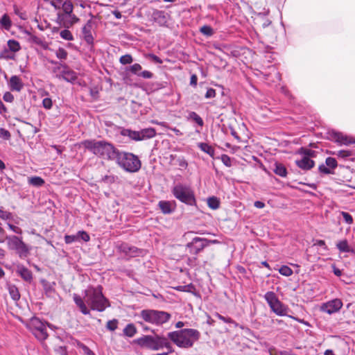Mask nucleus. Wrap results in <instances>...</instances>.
<instances>
[{
	"label": "nucleus",
	"instance_id": "obj_28",
	"mask_svg": "<svg viewBox=\"0 0 355 355\" xmlns=\"http://www.w3.org/2000/svg\"><path fill=\"white\" fill-rule=\"evenodd\" d=\"M123 334L129 338L133 337L137 332V328L134 324H128L123 329Z\"/></svg>",
	"mask_w": 355,
	"mask_h": 355
},
{
	"label": "nucleus",
	"instance_id": "obj_1",
	"mask_svg": "<svg viewBox=\"0 0 355 355\" xmlns=\"http://www.w3.org/2000/svg\"><path fill=\"white\" fill-rule=\"evenodd\" d=\"M73 299L83 315H89L90 310L103 312L110 306L108 299L103 293L101 286L88 287L85 291V300L76 293L73 294Z\"/></svg>",
	"mask_w": 355,
	"mask_h": 355
},
{
	"label": "nucleus",
	"instance_id": "obj_42",
	"mask_svg": "<svg viewBox=\"0 0 355 355\" xmlns=\"http://www.w3.org/2000/svg\"><path fill=\"white\" fill-rule=\"evenodd\" d=\"M14 57V53L6 48L4 49L0 54V58H3L6 60L13 59Z\"/></svg>",
	"mask_w": 355,
	"mask_h": 355
},
{
	"label": "nucleus",
	"instance_id": "obj_64",
	"mask_svg": "<svg viewBox=\"0 0 355 355\" xmlns=\"http://www.w3.org/2000/svg\"><path fill=\"white\" fill-rule=\"evenodd\" d=\"M254 205L258 209H262L265 207V203L262 201L257 200L254 202Z\"/></svg>",
	"mask_w": 355,
	"mask_h": 355
},
{
	"label": "nucleus",
	"instance_id": "obj_12",
	"mask_svg": "<svg viewBox=\"0 0 355 355\" xmlns=\"http://www.w3.org/2000/svg\"><path fill=\"white\" fill-rule=\"evenodd\" d=\"M120 134L123 137H128L132 140L138 141L154 137L156 135V132L153 128H144L139 131L121 128Z\"/></svg>",
	"mask_w": 355,
	"mask_h": 355
},
{
	"label": "nucleus",
	"instance_id": "obj_47",
	"mask_svg": "<svg viewBox=\"0 0 355 355\" xmlns=\"http://www.w3.org/2000/svg\"><path fill=\"white\" fill-rule=\"evenodd\" d=\"M64 241L67 244H71L76 241H79L78 233L76 235H65Z\"/></svg>",
	"mask_w": 355,
	"mask_h": 355
},
{
	"label": "nucleus",
	"instance_id": "obj_33",
	"mask_svg": "<svg viewBox=\"0 0 355 355\" xmlns=\"http://www.w3.org/2000/svg\"><path fill=\"white\" fill-rule=\"evenodd\" d=\"M61 21H63L64 24L66 25H73L77 21H79V19L73 13H71V15H68L64 17V19H60Z\"/></svg>",
	"mask_w": 355,
	"mask_h": 355
},
{
	"label": "nucleus",
	"instance_id": "obj_61",
	"mask_svg": "<svg viewBox=\"0 0 355 355\" xmlns=\"http://www.w3.org/2000/svg\"><path fill=\"white\" fill-rule=\"evenodd\" d=\"M197 82H198L197 76L196 74L191 75V79H190V85L195 87L197 86Z\"/></svg>",
	"mask_w": 355,
	"mask_h": 355
},
{
	"label": "nucleus",
	"instance_id": "obj_49",
	"mask_svg": "<svg viewBox=\"0 0 355 355\" xmlns=\"http://www.w3.org/2000/svg\"><path fill=\"white\" fill-rule=\"evenodd\" d=\"M340 214L343 216L345 222L348 225H352L354 223L353 217L347 212L341 211Z\"/></svg>",
	"mask_w": 355,
	"mask_h": 355
},
{
	"label": "nucleus",
	"instance_id": "obj_39",
	"mask_svg": "<svg viewBox=\"0 0 355 355\" xmlns=\"http://www.w3.org/2000/svg\"><path fill=\"white\" fill-rule=\"evenodd\" d=\"M119 321L116 319L108 320L106 324V328L110 331H115L118 327Z\"/></svg>",
	"mask_w": 355,
	"mask_h": 355
},
{
	"label": "nucleus",
	"instance_id": "obj_22",
	"mask_svg": "<svg viewBox=\"0 0 355 355\" xmlns=\"http://www.w3.org/2000/svg\"><path fill=\"white\" fill-rule=\"evenodd\" d=\"M153 21L159 26H164L167 23V18L164 11L155 10L152 14Z\"/></svg>",
	"mask_w": 355,
	"mask_h": 355
},
{
	"label": "nucleus",
	"instance_id": "obj_30",
	"mask_svg": "<svg viewBox=\"0 0 355 355\" xmlns=\"http://www.w3.org/2000/svg\"><path fill=\"white\" fill-rule=\"evenodd\" d=\"M0 25L6 31H9L10 29L12 22L7 14H4L2 17L0 18Z\"/></svg>",
	"mask_w": 355,
	"mask_h": 355
},
{
	"label": "nucleus",
	"instance_id": "obj_56",
	"mask_svg": "<svg viewBox=\"0 0 355 355\" xmlns=\"http://www.w3.org/2000/svg\"><path fill=\"white\" fill-rule=\"evenodd\" d=\"M304 156H307L310 158V157L314 156L315 151L311 150V149H304L302 148L300 152Z\"/></svg>",
	"mask_w": 355,
	"mask_h": 355
},
{
	"label": "nucleus",
	"instance_id": "obj_3",
	"mask_svg": "<svg viewBox=\"0 0 355 355\" xmlns=\"http://www.w3.org/2000/svg\"><path fill=\"white\" fill-rule=\"evenodd\" d=\"M200 332L195 329H181L168 333L169 340L178 347L189 349L200 338Z\"/></svg>",
	"mask_w": 355,
	"mask_h": 355
},
{
	"label": "nucleus",
	"instance_id": "obj_26",
	"mask_svg": "<svg viewBox=\"0 0 355 355\" xmlns=\"http://www.w3.org/2000/svg\"><path fill=\"white\" fill-rule=\"evenodd\" d=\"M187 120L195 122L200 127L204 125V121L195 112H189L187 116Z\"/></svg>",
	"mask_w": 355,
	"mask_h": 355
},
{
	"label": "nucleus",
	"instance_id": "obj_4",
	"mask_svg": "<svg viewBox=\"0 0 355 355\" xmlns=\"http://www.w3.org/2000/svg\"><path fill=\"white\" fill-rule=\"evenodd\" d=\"M169 338L164 335L155 334V336H143L136 340V343L141 347H145L153 351H157L166 348L168 352H173V349Z\"/></svg>",
	"mask_w": 355,
	"mask_h": 355
},
{
	"label": "nucleus",
	"instance_id": "obj_21",
	"mask_svg": "<svg viewBox=\"0 0 355 355\" xmlns=\"http://www.w3.org/2000/svg\"><path fill=\"white\" fill-rule=\"evenodd\" d=\"M295 164L301 169L307 171L314 166L315 162L307 156H303L302 159L296 160Z\"/></svg>",
	"mask_w": 355,
	"mask_h": 355
},
{
	"label": "nucleus",
	"instance_id": "obj_38",
	"mask_svg": "<svg viewBox=\"0 0 355 355\" xmlns=\"http://www.w3.org/2000/svg\"><path fill=\"white\" fill-rule=\"evenodd\" d=\"M214 315L218 318L219 320L223 321L225 323H230V324H233L235 327H237L239 326V324L237 322H236L234 320H233L230 317H224L222 315H220V313H216L214 314Z\"/></svg>",
	"mask_w": 355,
	"mask_h": 355
},
{
	"label": "nucleus",
	"instance_id": "obj_8",
	"mask_svg": "<svg viewBox=\"0 0 355 355\" xmlns=\"http://www.w3.org/2000/svg\"><path fill=\"white\" fill-rule=\"evenodd\" d=\"M51 62L56 65L52 69L55 78L71 83L77 80V73L71 69L66 64L55 61H51Z\"/></svg>",
	"mask_w": 355,
	"mask_h": 355
},
{
	"label": "nucleus",
	"instance_id": "obj_50",
	"mask_svg": "<svg viewBox=\"0 0 355 355\" xmlns=\"http://www.w3.org/2000/svg\"><path fill=\"white\" fill-rule=\"evenodd\" d=\"M11 135L10 132L3 128H0V138L3 139L5 140H8L10 139Z\"/></svg>",
	"mask_w": 355,
	"mask_h": 355
},
{
	"label": "nucleus",
	"instance_id": "obj_19",
	"mask_svg": "<svg viewBox=\"0 0 355 355\" xmlns=\"http://www.w3.org/2000/svg\"><path fill=\"white\" fill-rule=\"evenodd\" d=\"M332 137L334 141L340 144L349 145L355 144V139L343 135L341 132H333Z\"/></svg>",
	"mask_w": 355,
	"mask_h": 355
},
{
	"label": "nucleus",
	"instance_id": "obj_40",
	"mask_svg": "<svg viewBox=\"0 0 355 355\" xmlns=\"http://www.w3.org/2000/svg\"><path fill=\"white\" fill-rule=\"evenodd\" d=\"M55 55L58 59L63 60L67 59L68 53L64 49L59 48L55 51Z\"/></svg>",
	"mask_w": 355,
	"mask_h": 355
},
{
	"label": "nucleus",
	"instance_id": "obj_41",
	"mask_svg": "<svg viewBox=\"0 0 355 355\" xmlns=\"http://www.w3.org/2000/svg\"><path fill=\"white\" fill-rule=\"evenodd\" d=\"M60 35L62 39H64L65 40H68V41L73 40V36L72 33L69 30L64 29V30L61 31L60 33Z\"/></svg>",
	"mask_w": 355,
	"mask_h": 355
},
{
	"label": "nucleus",
	"instance_id": "obj_31",
	"mask_svg": "<svg viewBox=\"0 0 355 355\" xmlns=\"http://www.w3.org/2000/svg\"><path fill=\"white\" fill-rule=\"evenodd\" d=\"M273 171L276 175L282 178H285L287 175V170L282 164L276 163Z\"/></svg>",
	"mask_w": 355,
	"mask_h": 355
},
{
	"label": "nucleus",
	"instance_id": "obj_46",
	"mask_svg": "<svg viewBox=\"0 0 355 355\" xmlns=\"http://www.w3.org/2000/svg\"><path fill=\"white\" fill-rule=\"evenodd\" d=\"M141 69H142V67H141V64H139L138 63H135V64H132V66H130V71L132 73L135 74L137 76H139V74L141 73Z\"/></svg>",
	"mask_w": 355,
	"mask_h": 355
},
{
	"label": "nucleus",
	"instance_id": "obj_59",
	"mask_svg": "<svg viewBox=\"0 0 355 355\" xmlns=\"http://www.w3.org/2000/svg\"><path fill=\"white\" fill-rule=\"evenodd\" d=\"M7 236L5 230L0 226V243H4Z\"/></svg>",
	"mask_w": 355,
	"mask_h": 355
},
{
	"label": "nucleus",
	"instance_id": "obj_17",
	"mask_svg": "<svg viewBox=\"0 0 355 355\" xmlns=\"http://www.w3.org/2000/svg\"><path fill=\"white\" fill-rule=\"evenodd\" d=\"M9 89L12 92H20L24 88V83L22 80L16 75L12 76L8 82Z\"/></svg>",
	"mask_w": 355,
	"mask_h": 355
},
{
	"label": "nucleus",
	"instance_id": "obj_11",
	"mask_svg": "<svg viewBox=\"0 0 355 355\" xmlns=\"http://www.w3.org/2000/svg\"><path fill=\"white\" fill-rule=\"evenodd\" d=\"M173 196L182 202L189 205H192L195 203V197L193 192L190 187L178 184L173 187L172 189Z\"/></svg>",
	"mask_w": 355,
	"mask_h": 355
},
{
	"label": "nucleus",
	"instance_id": "obj_7",
	"mask_svg": "<svg viewBox=\"0 0 355 355\" xmlns=\"http://www.w3.org/2000/svg\"><path fill=\"white\" fill-rule=\"evenodd\" d=\"M8 248L15 251L20 259H26L30 254L31 247L25 243L22 237L11 235L6 238Z\"/></svg>",
	"mask_w": 355,
	"mask_h": 355
},
{
	"label": "nucleus",
	"instance_id": "obj_62",
	"mask_svg": "<svg viewBox=\"0 0 355 355\" xmlns=\"http://www.w3.org/2000/svg\"><path fill=\"white\" fill-rule=\"evenodd\" d=\"M148 56L155 62L158 63V64H162V60L158 56H157L156 55H155V54H149Z\"/></svg>",
	"mask_w": 355,
	"mask_h": 355
},
{
	"label": "nucleus",
	"instance_id": "obj_23",
	"mask_svg": "<svg viewBox=\"0 0 355 355\" xmlns=\"http://www.w3.org/2000/svg\"><path fill=\"white\" fill-rule=\"evenodd\" d=\"M161 211L164 214H170L175 210V202L166 200H161L158 203Z\"/></svg>",
	"mask_w": 355,
	"mask_h": 355
},
{
	"label": "nucleus",
	"instance_id": "obj_27",
	"mask_svg": "<svg viewBox=\"0 0 355 355\" xmlns=\"http://www.w3.org/2000/svg\"><path fill=\"white\" fill-rule=\"evenodd\" d=\"M198 147L202 150L203 151L204 153H207V155H209V156L211 157H214V153H215V150L214 148L210 146L209 144H207V143H203V142H201V143H198Z\"/></svg>",
	"mask_w": 355,
	"mask_h": 355
},
{
	"label": "nucleus",
	"instance_id": "obj_20",
	"mask_svg": "<svg viewBox=\"0 0 355 355\" xmlns=\"http://www.w3.org/2000/svg\"><path fill=\"white\" fill-rule=\"evenodd\" d=\"M16 272L26 282H30L33 279L32 272L22 264L17 266Z\"/></svg>",
	"mask_w": 355,
	"mask_h": 355
},
{
	"label": "nucleus",
	"instance_id": "obj_32",
	"mask_svg": "<svg viewBox=\"0 0 355 355\" xmlns=\"http://www.w3.org/2000/svg\"><path fill=\"white\" fill-rule=\"evenodd\" d=\"M8 49L12 53H16L20 50L19 43L15 40H9L7 43Z\"/></svg>",
	"mask_w": 355,
	"mask_h": 355
},
{
	"label": "nucleus",
	"instance_id": "obj_48",
	"mask_svg": "<svg viewBox=\"0 0 355 355\" xmlns=\"http://www.w3.org/2000/svg\"><path fill=\"white\" fill-rule=\"evenodd\" d=\"M0 218L4 220H10L12 218V213L0 209Z\"/></svg>",
	"mask_w": 355,
	"mask_h": 355
},
{
	"label": "nucleus",
	"instance_id": "obj_53",
	"mask_svg": "<svg viewBox=\"0 0 355 355\" xmlns=\"http://www.w3.org/2000/svg\"><path fill=\"white\" fill-rule=\"evenodd\" d=\"M42 106L46 109L50 110L53 106V102L51 98H45L42 101Z\"/></svg>",
	"mask_w": 355,
	"mask_h": 355
},
{
	"label": "nucleus",
	"instance_id": "obj_10",
	"mask_svg": "<svg viewBox=\"0 0 355 355\" xmlns=\"http://www.w3.org/2000/svg\"><path fill=\"white\" fill-rule=\"evenodd\" d=\"M263 298L268 303L271 311L276 315L284 316L287 315L288 307L284 304L272 291H268L265 293Z\"/></svg>",
	"mask_w": 355,
	"mask_h": 355
},
{
	"label": "nucleus",
	"instance_id": "obj_35",
	"mask_svg": "<svg viewBox=\"0 0 355 355\" xmlns=\"http://www.w3.org/2000/svg\"><path fill=\"white\" fill-rule=\"evenodd\" d=\"M207 205L209 208L216 209L219 207L220 202L216 197H210L207 200Z\"/></svg>",
	"mask_w": 355,
	"mask_h": 355
},
{
	"label": "nucleus",
	"instance_id": "obj_15",
	"mask_svg": "<svg viewBox=\"0 0 355 355\" xmlns=\"http://www.w3.org/2000/svg\"><path fill=\"white\" fill-rule=\"evenodd\" d=\"M208 245L207 239L195 237L192 241L187 244V248L192 254H198L201 250Z\"/></svg>",
	"mask_w": 355,
	"mask_h": 355
},
{
	"label": "nucleus",
	"instance_id": "obj_45",
	"mask_svg": "<svg viewBox=\"0 0 355 355\" xmlns=\"http://www.w3.org/2000/svg\"><path fill=\"white\" fill-rule=\"evenodd\" d=\"M132 57L130 54H125L124 55H122L119 59V62L122 64H130L132 62Z\"/></svg>",
	"mask_w": 355,
	"mask_h": 355
},
{
	"label": "nucleus",
	"instance_id": "obj_60",
	"mask_svg": "<svg viewBox=\"0 0 355 355\" xmlns=\"http://www.w3.org/2000/svg\"><path fill=\"white\" fill-rule=\"evenodd\" d=\"M178 165L180 166V167H182V168H186L188 166V163L185 160L184 158L182 157V158H179L178 159Z\"/></svg>",
	"mask_w": 355,
	"mask_h": 355
},
{
	"label": "nucleus",
	"instance_id": "obj_37",
	"mask_svg": "<svg viewBox=\"0 0 355 355\" xmlns=\"http://www.w3.org/2000/svg\"><path fill=\"white\" fill-rule=\"evenodd\" d=\"M279 272L285 277H290L293 275V270L288 266H282L279 269Z\"/></svg>",
	"mask_w": 355,
	"mask_h": 355
},
{
	"label": "nucleus",
	"instance_id": "obj_34",
	"mask_svg": "<svg viewBox=\"0 0 355 355\" xmlns=\"http://www.w3.org/2000/svg\"><path fill=\"white\" fill-rule=\"evenodd\" d=\"M8 290L10 297L14 301H17L19 300L20 294L18 288L15 286H9Z\"/></svg>",
	"mask_w": 355,
	"mask_h": 355
},
{
	"label": "nucleus",
	"instance_id": "obj_36",
	"mask_svg": "<svg viewBox=\"0 0 355 355\" xmlns=\"http://www.w3.org/2000/svg\"><path fill=\"white\" fill-rule=\"evenodd\" d=\"M200 32L207 36L211 37L214 35V30L210 26L205 25L200 28Z\"/></svg>",
	"mask_w": 355,
	"mask_h": 355
},
{
	"label": "nucleus",
	"instance_id": "obj_6",
	"mask_svg": "<svg viewBox=\"0 0 355 355\" xmlns=\"http://www.w3.org/2000/svg\"><path fill=\"white\" fill-rule=\"evenodd\" d=\"M137 317L146 323L160 327L170 320L171 315L164 311L146 309L141 310Z\"/></svg>",
	"mask_w": 355,
	"mask_h": 355
},
{
	"label": "nucleus",
	"instance_id": "obj_52",
	"mask_svg": "<svg viewBox=\"0 0 355 355\" xmlns=\"http://www.w3.org/2000/svg\"><path fill=\"white\" fill-rule=\"evenodd\" d=\"M7 225H8V228L11 231H12L14 233L19 234V235L22 234L23 232H22V230L20 227H17L16 225H14L11 224L10 223H8Z\"/></svg>",
	"mask_w": 355,
	"mask_h": 355
},
{
	"label": "nucleus",
	"instance_id": "obj_43",
	"mask_svg": "<svg viewBox=\"0 0 355 355\" xmlns=\"http://www.w3.org/2000/svg\"><path fill=\"white\" fill-rule=\"evenodd\" d=\"M335 155H336L338 157L341 158H347L352 156L353 153L351 150H340L337 151Z\"/></svg>",
	"mask_w": 355,
	"mask_h": 355
},
{
	"label": "nucleus",
	"instance_id": "obj_2",
	"mask_svg": "<svg viewBox=\"0 0 355 355\" xmlns=\"http://www.w3.org/2000/svg\"><path fill=\"white\" fill-rule=\"evenodd\" d=\"M82 145L94 155L108 161H114L119 150L112 144L105 140L87 139L83 141Z\"/></svg>",
	"mask_w": 355,
	"mask_h": 355
},
{
	"label": "nucleus",
	"instance_id": "obj_13",
	"mask_svg": "<svg viewBox=\"0 0 355 355\" xmlns=\"http://www.w3.org/2000/svg\"><path fill=\"white\" fill-rule=\"evenodd\" d=\"M117 249L125 256L132 258L144 255V251L142 249L131 245L126 243H121L117 245Z\"/></svg>",
	"mask_w": 355,
	"mask_h": 355
},
{
	"label": "nucleus",
	"instance_id": "obj_51",
	"mask_svg": "<svg viewBox=\"0 0 355 355\" xmlns=\"http://www.w3.org/2000/svg\"><path fill=\"white\" fill-rule=\"evenodd\" d=\"M220 160L227 167H230L232 166V161L230 156L227 155L223 154L220 157Z\"/></svg>",
	"mask_w": 355,
	"mask_h": 355
},
{
	"label": "nucleus",
	"instance_id": "obj_9",
	"mask_svg": "<svg viewBox=\"0 0 355 355\" xmlns=\"http://www.w3.org/2000/svg\"><path fill=\"white\" fill-rule=\"evenodd\" d=\"M26 327L38 340H45L49 336L46 322L37 317L31 318L27 322Z\"/></svg>",
	"mask_w": 355,
	"mask_h": 355
},
{
	"label": "nucleus",
	"instance_id": "obj_58",
	"mask_svg": "<svg viewBox=\"0 0 355 355\" xmlns=\"http://www.w3.org/2000/svg\"><path fill=\"white\" fill-rule=\"evenodd\" d=\"M115 177L114 175H105L102 178V182L112 184L114 182Z\"/></svg>",
	"mask_w": 355,
	"mask_h": 355
},
{
	"label": "nucleus",
	"instance_id": "obj_18",
	"mask_svg": "<svg viewBox=\"0 0 355 355\" xmlns=\"http://www.w3.org/2000/svg\"><path fill=\"white\" fill-rule=\"evenodd\" d=\"M92 22L89 20L82 29V34L85 41L90 45L94 44V37L92 33Z\"/></svg>",
	"mask_w": 355,
	"mask_h": 355
},
{
	"label": "nucleus",
	"instance_id": "obj_44",
	"mask_svg": "<svg viewBox=\"0 0 355 355\" xmlns=\"http://www.w3.org/2000/svg\"><path fill=\"white\" fill-rule=\"evenodd\" d=\"M78 236L79 241H83L85 242H88L90 240V236L89 234L84 230L78 231Z\"/></svg>",
	"mask_w": 355,
	"mask_h": 355
},
{
	"label": "nucleus",
	"instance_id": "obj_57",
	"mask_svg": "<svg viewBox=\"0 0 355 355\" xmlns=\"http://www.w3.org/2000/svg\"><path fill=\"white\" fill-rule=\"evenodd\" d=\"M216 96V90L212 88H209L205 95L206 98H212Z\"/></svg>",
	"mask_w": 355,
	"mask_h": 355
},
{
	"label": "nucleus",
	"instance_id": "obj_5",
	"mask_svg": "<svg viewBox=\"0 0 355 355\" xmlns=\"http://www.w3.org/2000/svg\"><path fill=\"white\" fill-rule=\"evenodd\" d=\"M114 162L128 173H137L141 167V162L138 156L126 151L119 150Z\"/></svg>",
	"mask_w": 355,
	"mask_h": 355
},
{
	"label": "nucleus",
	"instance_id": "obj_54",
	"mask_svg": "<svg viewBox=\"0 0 355 355\" xmlns=\"http://www.w3.org/2000/svg\"><path fill=\"white\" fill-rule=\"evenodd\" d=\"M3 99L7 103H12L14 101V96L10 92H6L3 94Z\"/></svg>",
	"mask_w": 355,
	"mask_h": 355
},
{
	"label": "nucleus",
	"instance_id": "obj_63",
	"mask_svg": "<svg viewBox=\"0 0 355 355\" xmlns=\"http://www.w3.org/2000/svg\"><path fill=\"white\" fill-rule=\"evenodd\" d=\"M62 0H52L51 5L54 6L55 8H58L62 4Z\"/></svg>",
	"mask_w": 355,
	"mask_h": 355
},
{
	"label": "nucleus",
	"instance_id": "obj_16",
	"mask_svg": "<svg viewBox=\"0 0 355 355\" xmlns=\"http://www.w3.org/2000/svg\"><path fill=\"white\" fill-rule=\"evenodd\" d=\"M338 162L334 157H329L325 160V164H322L318 167L320 173L323 175L334 174V169L337 167Z\"/></svg>",
	"mask_w": 355,
	"mask_h": 355
},
{
	"label": "nucleus",
	"instance_id": "obj_24",
	"mask_svg": "<svg viewBox=\"0 0 355 355\" xmlns=\"http://www.w3.org/2000/svg\"><path fill=\"white\" fill-rule=\"evenodd\" d=\"M62 8L64 12L63 14H58L59 19H64V17L71 15L73 12V4L69 1L62 2Z\"/></svg>",
	"mask_w": 355,
	"mask_h": 355
},
{
	"label": "nucleus",
	"instance_id": "obj_29",
	"mask_svg": "<svg viewBox=\"0 0 355 355\" xmlns=\"http://www.w3.org/2000/svg\"><path fill=\"white\" fill-rule=\"evenodd\" d=\"M28 182L29 184H31L33 187H41L45 183L44 179H42V178H40L39 176H33V177L28 178Z\"/></svg>",
	"mask_w": 355,
	"mask_h": 355
},
{
	"label": "nucleus",
	"instance_id": "obj_14",
	"mask_svg": "<svg viewBox=\"0 0 355 355\" xmlns=\"http://www.w3.org/2000/svg\"><path fill=\"white\" fill-rule=\"evenodd\" d=\"M343 304L340 299L335 298L323 303L320 306V310L322 312L331 315L338 312L343 307Z\"/></svg>",
	"mask_w": 355,
	"mask_h": 355
},
{
	"label": "nucleus",
	"instance_id": "obj_55",
	"mask_svg": "<svg viewBox=\"0 0 355 355\" xmlns=\"http://www.w3.org/2000/svg\"><path fill=\"white\" fill-rule=\"evenodd\" d=\"M139 77H141L145 79H150L153 77V73L149 71L145 70V71H141L139 74Z\"/></svg>",
	"mask_w": 355,
	"mask_h": 355
},
{
	"label": "nucleus",
	"instance_id": "obj_25",
	"mask_svg": "<svg viewBox=\"0 0 355 355\" xmlns=\"http://www.w3.org/2000/svg\"><path fill=\"white\" fill-rule=\"evenodd\" d=\"M336 248L340 252H354L353 249L349 246L347 239L338 241Z\"/></svg>",
	"mask_w": 355,
	"mask_h": 355
}]
</instances>
